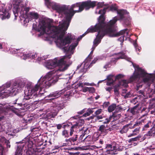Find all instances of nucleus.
Instances as JSON below:
<instances>
[{
	"label": "nucleus",
	"instance_id": "obj_9",
	"mask_svg": "<svg viewBox=\"0 0 155 155\" xmlns=\"http://www.w3.org/2000/svg\"><path fill=\"white\" fill-rule=\"evenodd\" d=\"M91 63L90 55H89L85 61L83 63L82 65L83 66V72H85L87 69L90 67L89 64Z\"/></svg>",
	"mask_w": 155,
	"mask_h": 155
},
{
	"label": "nucleus",
	"instance_id": "obj_51",
	"mask_svg": "<svg viewBox=\"0 0 155 155\" xmlns=\"http://www.w3.org/2000/svg\"><path fill=\"white\" fill-rule=\"evenodd\" d=\"M87 154V153H81L80 155H86Z\"/></svg>",
	"mask_w": 155,
	"mask_h": 155
},
{
	"label": "nucleus",
	"instance_id": "obj_39",
	"mask_svg": "<svg viewBox=\"0 0 155 155\" xmlns=\"http://www.w3.org/2000/svg\"><path fill=\"white\" fill-rule=\"evenodd\" d=\"M123 76H124L123 75L121 74H119L116 77V78L117 79H119L123 77Z\"/></svg>",
	"mask_w": 155,
	"mask_h": 155
},
{
	"label": "nucleus",
	"instance_id": "obj_8",
	"mask_svg": "<svg viewBox=\"0 0 155 155\" xmlns=\"http://www.w3.org/2000/svg\"><path fill=\"white\" fill-rule=\"evenodd\" d=\"M58 60L57 58L46 61L45 63L46 68L48 69H53L58 66Z\"/></svg>",
	"mask_w": 155,
	"mask_h": 155
},
{
	"label": "nucleus",
	"instance_id": "obj_1",
	"mask_svg": "<svg viewBox=\"0 0 155 155\" xmlns=\"http://www.w3.org/2000/svg\"><path fill=\"white\" fill-rule=\"evenodd\" d=\"M52 7L59 13H64L65 16V20H62L59 22L58 26H54L52 20L49 19L44 21L43 20L39 23V31L42 34L46 33L49 37L53 38L58 47L63 49L66 52V55L62 57L58 60L57 66L58 68L56 70L50 72L56 74L58 80V77L56 73V71H64L67 70L71 64L67 63V58H71V56L74 53V50L78 45L79 41L82 37H79L77 40H74L75 37L71 33H68L64 38L63 37L65 34L69 25L71 17L75 12L82 11L84 8L87 10L90 8L94 6H71L68 7L67 10H64L61 6H47Z\"/></svg>",
	"mask_w": 155,
	"mask_h": 155
},
{
	"label": "nucleus",
	"instance_id": "obj_28",
	"mask_svg": "<svg viewBox=\"0 0 155 155\" xmlns=\"http://www.w3.org/2000/svg\"><path fill=\"white\" fill-rule=\"evenodd\" d=\"M77 135H76L75 138H70L68 140H66V141H69L70 142H74L76 141L77 140Z\"/></svg>",
	"mask_w": 155,
	"mask_h": 155
},
{
	"label": "nucleus",
	"instance_id": "obj_62",
	"mask_svg": "<svg viewBox=\"0 0 155 155\" xmlns=\"http://www.w3.org/2000/svg\"><path fill=\"white\" fill-rule=\"evenodd\" d=\"M105 67H106V66H104V68H105Z\"/></svg>",
	"mask_w": 155,
	"mask_h": 155
},
{
	"label": "nucleus",
	"instance_id": "obj_7",
	"mask_svg": "<svg viewBox=\"0 0 155 155\" xmlns=\"http://www.w3.org/2000/svg\"><path fill=\"white\" fill-rule=\"evenodd\" d=\"M10 17V15L7 10L5 8V5L0 4V18L2 20L8 19Z\"/></svg>",
	"mask_w": 155,
	"mask_h": 155
},
{
	"label": "nucleus",
	"instance_id": "obj_44",
	"mask_svg": "<svg viewBox=\"0 0 155 155\" xmlns=\"http://www.w3.org/2000/svg\"><path fill=\"white\" fill-rule=\"evenodd\" d=\"M134 45L135 48L136 50H137L138 51H139L140 49L138 47L137 48V45H136V43H135L134 44Z\"/></svg>",
	"mask_w": 155,
	"mask_h": 155
},
{
	"label": "nucleus",
	"instance_id": "obj_37",
	"mask_svg": "<svg viewBox=\"0 0 155 155\" xmlns=\"http://www.w3.org/2000/svg\"><path fill=\"white\" fill-rule=\"evenodd\" d=\"M102 112V110L101 109H99L97 110L95 112L96 115H98L100 114Z\"/></svg>",
	"mask_w": 155,
	"mask_h": 155
},
{
	"label": "nucleus",
	"instance_id": "obj_61",
	"mask_svg": "<svg viewBox=\"0 0 155 155\" xmlns=\"http://www.w3.org/2000/svg\"><path fill=\"white\" fill-rule=\"evenodd\" d=\"M34 128L33 129H32V131H33V130H34Z\"/></svg>",
	"mask_w": 155,
	"mask_h": 155
},
{
	"label": "nucleus",
	"instance_id": "obj_12",
	"mask_svg": "<svg viewBox=\"0 0 155 155\" xmlns=\"http://www.w3.org/2000/svg\"><path fill=\"white\" fill-rule=\"evenodd\" d=\"M37 57V54L36 53H30L27 54H23L22 58L24 60L30 58L34 59Z\"/></svg>",
	"mask_w": 155,
	"mask_h": 155
},
{
	"label": "nucleus",
	"instance_id": "obj_55",
	"mask_svg": "<svg viewBox=\"0 0 155 155\" xmlns=\"http://www.w3.org/2000/svg\"><path fill=\"white\" fill-rule=\"evenodd\" d=\"M57 115V113H56V114H55L54 115V116L53 115H52V116L51 117H53L54 116H56V115Z\"/></svg>",
	"mask_w": 155,
	"mask_h": 155
},
{
	"label": "nucleus",
	"instance_id": "obj_57",
	"mask_svg": "<svg viewBox=\"0 0 155 155\" xmlns=\"http://www.w3.org/2000/svg\"><path fill=\"white\" fill-rule=\"evenodd\" d=\"M119 117V115H118V116H117V118H118Z\"/></svg>",
	"mask_w": 155,
	"mask_h": 155
},
{
	"label": "nucleus",
	"instance_id": "obj_45",
	"mask_svg": "<svg viewBox=\"0 0 155 155\" xmlns=\"http://www.w3.org/2000/svg\"><path fill=\"white\" fill-rule=\"evenodd\" d=\"M98 60V58H95L94 60L92 61V63H94L96 61H97Z\"/></svg>",
	"mask_w": 155,
	"mask_h": 155
},
{
	"label": "nucleus",
	"instance_id": "obj_14",
	"mask_svg": "<svg viewBox=\"0 0 155 155\" xmlns=\"http://www.w3.org/2000/svg\"><path fill=\"white\" fill-rule=\"evenodd\" d=\"M108 128H106V127L104 125H101L99 127V131L101 134L103 135H105L107 133Z\"/></svg>",
	"mask_w": 155,
	"mask_h": 155
},
{
	"label": "nucleus",
	"instance_id": "obj_19",
	"mask_svg": "<svg viewBox=\"0 0 155 155\" xmlns=\"http://www.w3.org/2000/svg\"><path fill=\"white\" fill-rule=\"evenodd\" d=\"M94 108H89L87 109V112L85 113L83 116L84 117H86L89 116L93 112V110Z\"/></svg>",
	"mask_w": 155,
	"mask_h": 155
},
{
	"label": "nucleus",
	"instance_id": "obj_40",
	"mask_svg": "<svg viewBox=\"0 0 155 155\" xmlns=\"http://www.w3.org/2000/svg\"><path fill=\"white\" fill-rule=\"evenodd\" d=\"M5 143L6 144L7 147H10V144L9 142L8 141L6 140L5 141Z\"/></svg>",
	"mask_w": 155,
	"mask_h": 155
},
{
	"label": "nucleus",
	"instance_id": "obj_21",
	"mask_svg": "<svg viewBox=\"0 0 155 155\" xmlns=\"http://www.w3.org/2000/svg\"><path fill=\"white\" fill-rule=\"evenodd\" d=\"M115 115L114 114H113L112 116H110L109 118L106 119L105 121L103 122L104 124H107L111 120V118H114L115 117Z\"/></svg>",
	"mask_w": 155,
	"mask_h": 155
},
{
	"label": "nucleus",
	"instance_id": "obj_24",
	"mask_svg": "<svg viewBox=\"0 0 155 155\" xmlns=\"http://www.w3.org/2000/svg\"><path fill=\"white\" fill-rule=\"evenodd\" d=\"M128 130V127L127 126H124L121 130L120 131V133L122 134L126 133Z\"/></svg>",
	"mask_w": 155,
	"mask_h": 155
},
{
	"label": "nucleus",
	"instance_id": "obj_13",
	"mask_svg": "<svg viewBox=\"0 0 155 155\" xmlns=\"http://www.w3.org/2000/svg\"><path fill=\"white\" fill-rule=\"evenodd\" d=\"M119 34L120 35H123V36L121 37L119 39V40L120 41V42L123 41L124 40V37H127V36L128 35L127 30V29H125L121 30Z\"/></svg>",
	"mask_w": 155,
	"mask_h": 155
},
{
	"label": "nucleus",
	"instance_id": "obj_50",
	"mask_svg": "<svg viewBox=\"0 0 155 155\" xmlns=\"http://www.w3.org/2000/svg\"><path fill=\"white\" fill-rule=\"evenodd\" d=\"M99 142L101 144H102L103 143V141L101 140H100L99 141Z\"/></svg>",
	"mask_w": 155,
	"mask_h": 155
},
{
	"label": "nucleus",
	"instance_id": "obj_56",
	"mask_svg": "<svg viewBox=\"0 0 155 155\" xmlns=\"http://www.w3.org/2000/svg\"><path fill=\"white\" fill-rule=\"evenodd\" d=\"M100 81L98 82V83H100V82H102V81Z\"/></svg>",
	"mask_w": 155,
	"mask_h": 155
},
{
	"label": "nucleus",
	"instance_id": "obj_22",
	"mask_svg": "<svg viewBox=\"0 0 155 155\" xmlns=\"http://www.w3.org/2000/svg\"><path fill=\"white\" fill-rule=\"evenodd\" d=\"M141 137V136H140V135H139L137 137H135L132 138H131V139H130L128 140V142H129V143H130L131 141H136L138 140Z\"/></svg>",
	"mask_w": 155,
	"mask_h": 155
},
{
	"label": "nucleus",
	"instance_id": "obj_4",
	"mask_svg": "<svg viewBox=\"0 0 155 155\" xmlns=\"http://www.w3.org/2000/svg\"><path fill=\"white\" fill-rule=\"evenodd\" d=\"M15 3L13 4V12L15 16V19L19 16L22 22L24 24L28 23L29 21L34 19H36L38 17V15L34 12H29L30 8L27 7L22 2L15 0Z\"/></svg>",
	"mask_w": 155,
	"mask_h": 155
},
{
	"label": "nucleus",
	"instance_id": "obj_15",
	"mask_svg": "<svg viewBox=\"0 0 155 155\" xmlns=\"http://www.w3.org/2000/svg\"><path fill=\"white\" fill-rule=\"evenodd\" d=\"M140 130V127L135 128L133 131L132 133H131L127 135L128 137L135 136L137 135L139 133Z\"/></svg>",
	"mask_w": 155,
	"mask_h": 155
},
{
	"label": "nucleus",
	"instance_id": "obj_46",
	"mask_svg": "<svg viewBox=\"0 0 155 155\" xmlns=\"http://www.w3.org/2000/svg\"><path fill=\"white\" fill-rule=\"evenodd\" d=\"M97 119L98 120H99L100 119H101L102 118V117L101 116H98L97 117Z\"/></svg>",
	"mask_w": 155,
	"mask_h": 155
},
{
	"label": "nucleus",
	"instance_id": "obj_11",
	"mask_svg": "<svg viewBox=\"0 0 155 155\" xmlns=\"http://www.w3.org/2000/svg\"><path fill=\"white\" fill-rule=\"evenodd\" d=\"M60 96V94L57 92L50 94L49 95L45 97V99L48 100L49 102L51 100H53L55 98H57Z\"/></svg>",
	"mask_w": 155,
	"mask_h": 155
},
{
	"label": "nucleus",
	"instance_id": "obj_42",
	"mask_svg": "<svg viewBox=\"0 0 155 155\" xmlns=\"http://www.w3.org/2000/svg\"><path fill=\"white\" fill-rule=\"evenodd\" d=\"M84 85V83H80L79 84V86L81 87H83Z\"/></svg>",
	"mask_w": 155,
	"mask_h": 155
},
{
	"label": "nucleus",
	"instance_id": "obj_16",
	"mask_svg": "<svg viewBox=\"0 0 155 155\" xmlns=\"http://www.w3.org/2000/svg\"><path fill=\"white\" fill-rule=\"evenodd\" d=\"M118 59L119 58L125 59L127 60L128 61H130V58L128 57L126 55L124 54V52H120L118 54Z\"/></svg>",
	"mask_w": 155,
	"mask_h": 155
},
{
	"label": "nucleus",
	"instance_id": "obj_48",
	"mask_svg": "<svg viewBox=\"0 0 155 155\" xmlns=\"http://www.w3.org/2000/svg\"><path fill=\"white\" fill-rule=\"evenodd\" d=\"M15 50H17V49H15L14 50V52H12L13 53L15 54V53H16V51Z\"/></svg>",
	"mask_w": 155,
	"mask_h": 155
},
{
	"label": "nucleus",
	"instance_id": "obj_59",
	"mask_svg": "<svg viewBox=\"0 0 155 155\" xmlns=\"http://www.w3.org/2000/svg\"><path fill=\"white\" fill-rule=\"evenodd\" d=\"M136 126V124H134V126Z\"/></svg>",
	"mask_w": 155,
	"mask_h": 155
},
{
	"label": "nucleus",
	"instance_id": "obj_38",
	"mask_svg": "<svg viewBox=\"0 0 155 155\" xmlns=\"http://www.w3.org/2000/svg\"><path fill=\"white\" fill-rule=\"evenodd\" d=\"M150 124V122H148L147 124L145 125L144 126V127L143 128V130H145L146 129V128L149 127V124Z\"/></svg>",
	"mask_w": 155,
	"mask_h": 155
},
{
	"label": "nucleus",
	"instance_id": "obj_36",
	"mask_svg": "<svg viewBox=\"0 0 155 155\" xmlns=\"http://www.w3.org/2000/svg\"><path fill=\"white\" fill-rule=\"evenodd\" d=\"M88 90H89V87H84L82 89L83 91L84 92H86L88 91Z\"/></svg>",
	"mask_w": 155,
	"mask_h": 155
},
{
	"label": "nucleus",
	"instance_id": "obj_30",
	"mask_svg": "<svg viewBox=\"0 0 155 155\" xmlns=\"http://www.w3.org/2000/svg\"><path fill=\"white\" fill-rule=\"evenodd\" d=\"M153 124L154 125L152 128L151 129V132L153 134H155V121H154L153 122Z\"/></svg>",
	"mask_w": 155,
	"mask_h": 155
},
{
	"label": "nucleus",
	"instance_id": "obj_25",
	"mask_svg": "<svg viewBox=\"0 0 155 155\" xmlns=\"http://www.w3.org/2000/svg\"><path fill=\"white\" fill-rule=\"evenodd\" d=\"M77 126V124H75L74 125H73L71 128V130L70 132V135L71 136L73 134V132H74V130L73 129L74 128H77L76 127Z\"/></svg>",
	"mask_w": 155,
	"mask_h": 155
},
{
	"label": "nucleus",
	"instance_id": "obj_54",
	"mask_svg": "<svg viewBox=\"0 0 155 155\" xmlns=\"http://www.w3.org/2000/svg\"><path fill=\"white\" fill-rule=\"evenodd\" d=\"M128 97V96L127 95V94H126L125 96V97Z\"/></svg>",
	"mask_w": 155,
	"mask_h": 155
},
{
	"label": "nucleus",
	"instance_id": "obj_49",
	"mask_svg": "<svg viewBox=\"0 0 155 155\" xmlns=\"http://www.w3.org/2000/svg\"><path fill=\"white\" fill-rule=\"evenodd\" d=\"M99 97V96H98L95 97V99H96L97 100V99Z\"/></svg>",
	"mask_w": 155,
	"mask_h": 155
},
{
	"label": "nucleus",
	"instance_id": "obj_43",
	"mask_svg": "<svg viewBox=\"0 0 155 155\" xmlns=\"http://www.w3.org/2000/svg\"><path fill=\"white\" fill-rule=\"evenodd\" d=\"M85 109H84L83 110H81V111L78 112V113L79 114H82L84 113V112H85Z\"/></svg>",
	"mask_w": 155,
	"mask_h": 155
},
{
	"label": "nucleus",
	"instance_id": "obj_33",
	"mask_svg": "<svg viewBox=\"0 0 155 155\" xmlns=\"http://www.w3.org/2000/svg\"><path fill=\"white\" fill-rule=\"evenodd\" d=\"M119 87V85H118V88H116V87H115V88H114V91L115 94L117 96L118 95V94H119V93L118 92V91L119 90L118 87Z\"/></svg>",
	"mask_w": 155,
	"mask_h": 155
},
{
	"label": "nucleus",
	"instance_id": "obj_53",
	"mask_svg": "<svg viewBox=\"0 0 155 155\" xmlns=\"http://www.w3.org/2000/svg\"><path fill=\"white\" fill-rule=\"evenodd\" d=\"M133 155H140L137 153H134Z\"/></svg>",
	"mask_w": 155,
	"mask_h": 155
},
{
	"label": "nucleus",
	"instance_id": "obj_5",
	"mask_svg": "<svg viewBox=\"0 0 155 155\" xmlns=\"http://www.w3.org/2000/svg\"><path fill=\"white\" fill-rule=\"evenodd\" d=\"M24 86L22 82H14L11 87L10 83H6L0 87V97H5L13 94H15Z\"/></svg>",
	"mask_w": 155,
	"mask_h": 155
},
{
	"label": "nucleus",
	"instance_id": "obj_52",
	"mask_svg": "<svg viewBox=\"0 0 155 155\" xmlns=\"http://www.w3.org/2000/svg\"><path fill=\"white\" fill-rule=\"evenodd\" d=\"M2 48V45L1 44H0V49Z\"/></svg>",
	"mask_w": 155,
	"mask_h": 155
},
{
	"label": "nucleus",
	"instance_id": "obj_41",
	"mask_svg": "<svg viewBox=\"0 0 155 155\" xmlns=\"http://www.w3.org/2000/svg\"><path fill=\"white\" fill-rule=\"evenodd\" d=\"M62 127V125L61 124H58L57 125V128L58 129H60Z\"/></svg>",
	"mask_w": 155,
	"mask_h": 155
},
{
	"label": "nucleus",
	"instance_id": "obj_20",
	"mask_svg": "<svg viewBox=\"0 0 155 155\" xmlns=\"http://www.w3.org/2000/svg\"><path fill=\"white\" fill-rule=\"evenodd\" d=\"M116 105L114 104H113L108 107V110L109 112H112L116 108Z\"/></svg>",
	"mask_w": 155,
	"mask_h": 155
},
{
	"label": "nucleus",
	"instance_id": "obj_34",
	"mask_svg": "<svg viewBox=\"0 0 155 155\" xmlns=\"http://www.w3.org/2000/svg\"><path fill=\"white\" fill-rule=\"evenodd\" d=\"M95 90L94 88L93 87H89L88 91L90 93H94L95 92Z\"/></svg>",
	"mask_w": 155,
	"mask_h": 155
},
{
	"label": "nucleus",
	"instance_id": "obj_60",
	"mask_svg": "<svg viewBox=\"0 0 155 155\" xmlns=\"http://www.w3.org/2000/svg\"><path fill=\"white\" fill-rule=\"evenodd\" d=\"M87 119L88 120H89V118H87Z\"/></svg>",
	"mask_w": 155,
	"mask_h": 155
},
{
	"label": "nucleus",
	"instance_id": "obj_47",
	"mask_svg": "<svg viewBox=\"0 0 155 155\" xmlns=\"http://www.w3.org/2000/svg\"><path fill=\"white\" fill-rule=\"evenodd\" d=\"M111 89V88L110 87H108V88H106V91H110Z\"/></svg>",
	"mask_w": 155,
	"mask_h": 155
},
{
	"label": "nucleus",
	"instance_id": "obj_3",
	"mask_svg": "<svg viewBox=\"0 0 155 155\" xmlns=\"http://www.w3.org/2000/svg\"><path fill=\"white\" fill-rule=\"evenodd\" d=\"M57 81V77L56 74L52 72H49L44 77H41L38 81L37 84L34 87H30L27 91L25 92V95L24 99L28 100L31 98L33 95L37 94V92L40 87L39 93L43 94L41 92V89L47 86H50L52 84H54Z\"/></svg>",
	"mask_w": 155,
	"mask_h": 155
},
{
	"label": "nucleus",
	"instance_id": "obj_31",
	"mask_svg": "<svg viewBox=\"0 0 155 155\" xmlns=\"http://www.w3.org/2000/svg\"><path fill=\"white\" fill-rule=\"evenodd\" d=\"M22 153L21 150H20V149L18 150V148L15 155H21Z\"/></svg>",
	"mask_w": 155,
	"mask_h": 155
},
{
	"label": "nucleus",
	"instance_id": "obj_18",
	"mask_svg": "<svg viewBox=\"0 0 155 155\" xmlns=\"http://www.w3.org/2000/svg\"><path fill=\"white\" fill-rule=\"evenodd\" d=\"M94 155H107V154L102 150H100L95 152Z\"/></svg>",
	"mask_w": 155,
	"mask_h": 155
},
{
	"label": "nucleus",
	"instance_id": "obj_17",
	"mask_svg": "<svg viewBox=\"0 0 155 155\" xmlns=\"http://www.w3.org/2000/svg\"><path fill=\"white\" fill-rule=\"evenodd\" d=\"M113 77V76L110 75L107 77V79L108 80V82L107 83V85H110L113 82V79L112 78Z\"/></svg>",
	"mask_w": 155,
	"mask_h": 155
},
{
	"label": "nucleus",
	"instance_id": "obj_58",
	"mask_svg": "<svg viewBox=\"0 0 155 155\" xmlns=\"http://www.w3.org/2000/svg\"><path fill=\"white\" fill-rule=\"evenodd\" d=\"M90 118L91 119H92V117H90Z\"/></svg>",
	"mask_w": 155,
	"mask_h": 155
},
{
	"label": "nucleus",
	"instance_id": "obj_29",
	"mask_svg": "<svg viewBox=\"0 0 155 155\" xmlns=\"http://www.w3.org/2000/svg\"><path fill=\"white\" fill-rule=\"evenodd\" d=\"M92 140V138L91 136L88 135L84 139V141H90Z\"/></svg>",
	"mask_w": 155,
	"mask_h": 155
},
{
	"label": "nucleus",
	"instance_id": "obj_35",
	"mask_svg": "<svg viewBox=\"0 0 155 155\" xmlns=\"http://www.w3.org/2000/svg\"><path fill=\"white\" fill-rule=\"evenodd\" d=\"M84 86H93L94 85V84L93 83H89L88 82H85L84 83Z\"/></svg>",
	"mask_w": 155,
	"mask_h": 155
},
{
	"label": "nucleus",
	"instance_id": "obj_26",
	"mask_svg": "<svg viewBox=\"0 0 155 155\" xmlns=\"http://www.w3.org/2000/svg\"><path fill=\"white\" fill-rule=\"evenodd\" d=\"M128 81L126 80H124L121 82V84L124 87H127V86Z\"/></svg>",
	"mask_w": 155,
	"mask_h": 155
},
{
	"label": "nucleus",
	"instance_id": "obj_27",
	"mask_svg": "<svg viewBox=\"0 0 155 155\" xmlns=\"http://www.w3.org/2000/svg\"><path fill=\"white\" fill-rule=\"evenodd\" d=\"M62 135L65 137H69V135L68 134V131L67 130H64L62 132Z\"/></svg>",
	"mask_w": 155,
	"mask_h": 155
},
{
	"label": "nucleus",
	"instance_id": "obj_6",
	"mask_svg": "<svg viewBox=\"0 0 155 155\" xmlns=\"http://www.w3.org/2000/svg\"><path fill=\"white\" fill-rule=\"evenodd\" d=\"M123 149L122 146H119L117 144L112 146L110 144H107L105 149V153L107 155L110 154H114V152L122 150Z\"/></svg>",
	"mask_w": 155,
	"mask_h": 155
},
{
	"label": "nucleus",
	"instance_id": "obj_23",
	"mask_svg": "<svg viewBox=\"0 0 155 155\" xmlns=\"http://www.w3.org/2000/svg\"><path fill=\"white\" fill-rule=\"evenodd\" d=\"M84 121L83 120L81 119H80L78 122V123H77L76 124H77V126L76 127H77L78 126H81L82 124H84Z\"/></svg>",
	"mask_w": 155,
	"mask_h": 155
},
{
	"label": "nucleus",
	"instance_id": "obj_32",
	"mask_svg": "<svg viewBox=\"0 0 155 155\" xmlns=\"http://www.w3.org/2000/svg\"><path fill=\"white\" fill-rule=\"evenodd\" d=\"M47 57H46L45 56L43 57L42 58H41V57L40 58L39 57H38L37 58V62H40V61H41L43 59H45Z\"/></svg>",
	"mask_w": 155,
	"mask_h": 155
},
{
	"label": "nucleus",
	"instance_id": "obj_2",
	"mask_svg": "<svg viewBox=\"0 0 155 155\" xmlns=\"http://www.w3.org/2000/svg\"><path fill=\"white\" fill-rule=\"evenodd\" d=\"M104 5V3L100 2L98 3L97 5L95 13L96 14H101L98 19V23L94 26H91L84 34L80 36V37L81 36L83 37L89 32L98 31L96 38L94 40L92 49L90 55L93 54L95 47L100 42L101 39L105 33H108L110 37H114L117 36V35L115 34V24L118 19L117 17H115L110 20L107 25H105L104 22L105 18L102 15L105 14L106 8H104L103 10L99 9L100 8L103 6Z\"/></svg>",
	"mask_w": 155,
	"mask_h": 155
},
{
	"label": "nucleus",
	"instance_id": "obj_10",
	"mask_svg": "<svg viewBox=\"0 0 155 155\" xmlns=\"http://www.w3.org/2000/svg\"><path fill=\"white\" fill-rule=\"evenodd\" d=\"M111 10L112 11L116 10L118 16L119 17L120 19L124 17V16L127 13V12L126 10H117L116 7H114V8H112Z\"/></svg>",
	"mask_w": 155,
	"mask_h": 155
}]
</instances>
